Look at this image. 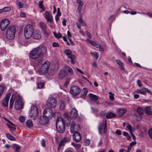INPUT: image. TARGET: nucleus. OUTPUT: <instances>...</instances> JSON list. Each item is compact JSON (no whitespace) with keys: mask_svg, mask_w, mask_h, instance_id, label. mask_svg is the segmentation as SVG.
<instances>
[{"mask_svg":"<svg viewBox=\"0 0 152 152\" xmlns=\"http://www.w3.org/2000/svg\"><path fill=\"white\" fill-rule=\"evenodd\" d=\"M15 99V107L17 110H20L23 107V103L22 102L21 97L17 93L13 94L10 101V107H13L14 101Z\"/></svg>","mask_w":152,"mask_h":152,"instance_id":"nucleus-1","label":"nucleus"},{"mask_svg":"<svg viewBox=\"0 0 152 152\" xmlns=\"http://www.w3.org/2000/svg\"><path fill=\"white\" fill-rule=\"evenodd\" d=\"M46 48L44 46H39L34 49L30 52V57L32 59H36L42 54L45 53L47 52Z\"/></svg>","mask_w":152,"mask_h":152,"instance_id":"nucleus-2","label":"nucleus"},{"mask_svg":"<svg viewBox=\"0 0 152 152\" xmlns=\"http://www.w3.org/2000/svg\"><path fill=\"white\" fill-rule=\"evenodd\" d=\"M65 121L62 118L60 117L56 121V126L58 132L59 133H63L65 131Z\"/></svg>","mask_w":152,"mask_h":152,"instance_id":"nucleus-3","label":"nucleus"},{"mask_svg":"<svg viewBox=\"0 0 152 152\" xmlns=\"http://www.w3.org/2000/svg\"><path fill=\"white\" fill-rule=\"evenodd\" d=\"M16 31V28L14 26H10L7 30L6 38L10 39H14L15 37Z\"/></svg>","mask_w":152,"mask_h":152,"instance_id":"nucleus-4","label":"nucleus"},{"mask_svg":"<svg viewBox=\"0 0 152 152\" xmlns=\"http://www.w3.org/2000/svg\"><path fill=\"white\" fill-rule=\"evenodd\" d=\"M34 31L33 26L30 24L27 25L24 29V35L26 39H29L32 36Z\"/></svg>","mask_w":152,"mask_h":152,"instance_id":"nucleus-5","label":"nucleus"},{"mask_svg":"<svg viewBox=\"0 0 152 152\" xmlns=\"http://www.w3.org/2000/svg\"><path fill=\"white\" fill-rule=\"evenodd\" d=\"M66 125L67 127H69L70 125V132L73 133L74 132H77L80 129V126L75 121H72L71 124L70 122H65Z\"/></svg>","mask_w":152,"mask_h":152,"instance_id":"nucleus-6","label":"nucleus"},{"mask_svg":"<svg viewBox=\"0 0 152 152\" xmlns=\"http://www.w3.org/2000/svg\"><path fill=\"white\" fill-rule=\"evenodd\" d=\"M50 65V63L49 61H45L42 65L41 69L37 71V73L42 75L44 73H47L49 70Z\"/></svg>","mask_w":152,"mask_h":152,"instance_id":"nucleus-7","label":"nucleus"},{"mask_svg":"<svg viewBox=\"0 0 152 152\" xmlns=\"http://www.w3.org/2000/svg\"><path fill=\"white\" fill-rule=\"evenodd\" d=\"M38 112L37 107L35 106L31 107V111L29 115L31 118L35 119L38 117Z\"/></svg>","mask_w":152,"mask_h":152,"instance_id":"nucleus-8","label":"nucleus"},{"mask_svg":"<svg viewBox=\"0 0 152 152\" xmlns=\"http://www.w3.org/2000/svg\"><path fill=\"white\" fill-rule=\"evenodd\" d=\"M99 132L100 134L106 133L107 132V128L106 126V121H105L103 123H101L98 127Z\"/></svg>","mask_w":152,"mask_h":152,"instance_id":"nucleus-9","label":"nucleus"},{"mask_svg":"<svg viewBox=\"0 0 152 152\" xmlns=\"http://www.w3.org/2000/svg\"><path fill=\"white\" fill-rule=\"evenodd\" d=\"M70 91L73 96H75L80 93V89L77 86H72L71 87Z\"/></svg>","mask_w":152,"mask_h":152,"instance_id":"nucleus-10","label":"nucleus"},{"mask_svg":"<svg viewBox=\"0 0 152 152\" xmlns=\"http://www.w3.org/2000/svg\"><path fill=\"white\" fill-rule=\"evenodd\" d=\"M39 25L43 34L46 37H48L49 34V33L47 31L46 24L44 22L40 21L39 22Z\"/></svg>","mask_w":152,"mask_h":152,"instance_id":"nucleus-11","label":"nucleus"},{"mask_svg":"<svg viewBox=\"0 0 152 152\" xmlns=\"http://www.w3.org/2000/svg\"><path fill=\"white\" fill-rule=\"evenodd\" d=\"M57 104V101L56 99L53 98H50L47 101V106L50 107H55Z\"/></svg>","mask_w":152,"mask_h":152,"instance_id":"nucleus-12","label":"nucleus"},{"mask_svg":"<svg viewBox=\"0 0 152 152\" xmlns=\"http://www.w3.org/2000/svg\"><path fill=\"white\" fill-rule=\"evenodd\" d=\"M49 122V118L44 115L40 117L39 122L42 125H46Z\"/></svg>","mask_w":152,"mask_h":152,"instance_id":"nucleus-13","label":"nucleus"},{"mask_svg":"<svg viewBox=\"0 0 152 152\" xmlns=\"http://www.w3.org/2000/svg\"><path fill=\"white\" fill-rule=\"evenodd\" d=\"M10 22L9 20H2L1 22L0 26L2 31H4Z\"/></svg>","mask_w":152,"mask_h":152,"instance_id":"nucleus-14","label":"nucleus"},{"mask_svg":"<svg viewBox=\"0 0 152 152\" xmlns=\"http://www.w3.org/2000/svg\"><path fill=\"white\" fill-rule=\"evenodd\" d=\"M43 114L45 115L48 118L53 117L54 115L53 111L49 108H46L44 110Z\"/></svg>","mask_w":152,"mask_h":152,"instance_id":"nucleus-15","label":"nucleus"},{"mask_svg":"<svg viewBox=\"0 0 152 152\" xmlns=\"http://www.w3.org/2000/svg\"><path fill=\"white\" fill-rule=\"evenodd\" d=\"M11 94L10 93H8L2 100V104L4 107H7L8 106V102Z\"/></svg>","mask_w":152,"mask_h":152,"instance_id":"nucleus-16","label":"nucleus"},{"mask_svg":"<svg viewBox=\"0 0 152 152\" xmlns=\"http://www.w3.org/2000/svg\"><path fill=\"white\" fill-rule=\"evenodd\" d=\"M73 139L76 142H80L81 139V136L80 134L77 132H75L73 133Z\"/></svg>","mask_w":152,"mask_h":152,"instance_id":"nucleus-17","label":"nucleus"},{"mask_svg":"<svg viewBox=\"0 0 152 152\" xmlns=\"http://www.w3.org/2000/svg\"><path fill=\"white\" fill-rule=\"evenodd\" d=\"M126 127L129 130L130 133L131 134L133 139L135 140L136 138L135 136L132 132V131L135 130V128L134 127H132V126L129 124H128L126 126Z\"/></svg>","mask_w":152,"mask_h":152,"instance_id":"nucleus-18","label":"nucleus"},{"mask_svg":"<svg viewBox=\"0 0 152 152\" xmlns=\"http://www.w3.org/2000/svg\"><path fill=\"white\" fill-rule=\"evenodd\" d=\"M78 115L77 111L75 108L72 109L70 114V117L74 118H76Z\"/></svg>","mask_w":152,"mask_h":152,"instance_id":"nucleus-19","label":"nucleus"},{"mask_svg":"<svg viewBox=\"0 0 152 152\" xmlns=\"http://www.w3.org/2000/svg\"><path fill=\"white\" fill-rule=\"evenodd\" d=\"M117 112L119 116H122L126 113V110L124 108L119 109L117 110Z\"/></svg>","mask_w":152,"mask_h":152,"instance_id":"nucleus-20","label":"nucleus"},{"mask_svg":"<svg viewBox=\"0 0 152 152\" xmlns=\"http://www.w3.org/2000/svg\"><path fill=\"white\" fill-rule=\"evenodd\" d=\"M144 110L147 115H152V107L150 106L147 107L144 109Z\"/></svg>","mask_w":152,"mask_h":152,"instance_id":"nucleus-21","label":"nucleus"},{"mask_svg":"<svg viewBox=\"0 0 152 152\" xmlns=\"http://www.w3.org/2000/svg\"><path fill=\"white\" fill-rule=\"evenodd\" d=\"M70 141V139L67 137L64 138L63 140L61 141L59 144V145L60 146H64L65 143L67 142H69Z\"/></svg>","mask_w":152,"mask_h":152,"instance_id":"nucleus-22","label":"nucleus"},{"mask_svg":"<svg viewBox=\"0 0 152 152\" xmlns=\"http://www.w3.org/2000/svg\"><path fill=\"white\" fill-rule=\"evenodd\" d=\"M66 72L64 70H61L59 72V77L60 79H63L66 75Z\"/></svg>","mask_w":152,"mask_h":152,"instance_id":"nucleus-23","label":"nucleus"},{"mask_svg":"<svg viewBox=\"0 0 152 152\" xmlns=\"http://www.w3.org/2000/svg\"><path fill=\"white\" fill-rule=\"evenodd\" d=\"M11 10V8L10 7H5L3 8L2 9L0 10V13H1L3 12H10Z\"/></svg>","mask_w":152,"mask_h":152,"instance_id":"nucleus-24","label":"nucleus"},{"mask_svg":"<svg viewBox=\"0 0 152 152\" xmlns=\"http://www.w3.org/2000/svg\"><path fill=\"white\" fill-rule=\"evenodd\" d=\"M116 61L117 64L119 65L120 69L124 71V68L122 62L120 60H116Z\"/></svg>","mask_w":152,"mask_h":152,"instance_id":"nucleus-25","label":"nucleus"},{"mask_svg":"<svg viewBox=\"0 0 152 152\" xmlns=\"http://www.w3.org/2000/svg\"><path fill=\"white\" fill-rule=\"evenodd\" d=\"M116 116V114L112 112H110L108 113L106 115V118H112Z\"/></svg>","mask_w":152,"mask_h":152,"instance_id":"nucleus-26","label":"nucleus"},{"mask_svg":"<svg viewBox=\"0 0 152 152\" xmlns=\"http://www.w3.org/2000/svg\"><path fill=\"white\" fill-rule=\"evenodd\" d=\"M87 92L88 91L87 89L85 88H84L81 92V98L84 99L86 96Z\"/></svg>","mask_w":152,"mask_h":152,"instance_id":"nucleus-27","label":"nucleus"},{"mask_svg":"<svg viewBox=\"0 0 152 152\" xmlns=\"http://www.w3.org/2000/svg\"><path fill=\"white\" fill-rule=\"evenodd\" d=\"M137 111L139 115H142L144 113V109L143 108L140 107H139L137 108Z\"/></svg>","mask_w":152,"mask_h":152,"instance_id":"nucleus-28","label":"nucleus"},{"mask_svg":"<svg viewBox=\"0 0 152 152\" xmlns=\"http://www.w3.org/2000/svg\"><path fill=\"white\" fill-rule=\"evenodd\" d=\"M89 96L92 100L96 101L98 100V98L97 96L95 95L90 93L88 94Z\"/></svg>","mask_w":152,"mask_h":152,"instance_id":"nucleus-29","label":"nucleus"},{"mask_svg":"<svg viewBox=\"0 0 152 152\" xmlns=\"http://www.w3.org/2000/svg\"><path fill=\"white\" fill-rule=\"evenodd\" d=\"M33 37L35 39H39L41 38V36L40 32L37 33H34L33 35Z\"/></svg>","mask_w":152,"mask_h":152,"instance_id":"nucleus-30","label":"nucleus"},{"mask_svg":"<svg viewBox=\"0 0 152 152\" xmlns=\"http://www.w3.org/2000/svg\"><path fill=\"white\" fill-rule=\"evenodd\" d=\"M26 125L27 127L28 128H31L33 126V122L31 119H29L26 122Z\"/></svg>","mask_w":152,"mask_h":152,"instance_id":"nucleus-31","label":"nucleus"},{"mask_svg":"<svg viewBox=\"0 0 152 152\" xmlns=\"http://www.w3.org/2000/svg\"><path fill=\"white\" fill-rule=\"evenodd\" d=\"M134 93H140L143 95H145L146 92H145L143 89V87L141 89H137L134 92Z\"/></svg>","mask_w":152,"mask_h":152,"instance_id":"nucleus-32","label":"nucleus"},{"mask_svg":"<svg viewBox=\"0 0 152 152\" xmlns=\"http://www.w3.org/2000/svg\"><path fill=\"white\" fill-rule=\"evenodd\" d=\"M66 69L69 75H71L73 74V72L72 69L69 66H66Z\"/></svg>","mask_w":152,"mask_h":152,"instance_id":"nucleus-33","label":"nucleus"},{"mask_svg":"<svg viewBox=\"0 0 152 152\" xmlns=\"http://www.w3.org/2000/svg\"><path fill=\"white\" fill-rule=\"evenodd\" d=\"M6 135L7 137L9 140L12 141H15L16 140L15 138L10 134L7 133Z\"/></svg>","mask_w":152,"mask_h":152,"instance_id":"nucleus-34","label":"nucleus"},{"mask_svg":"<svg viewBox=\"0 0 152 152\" xmlns=\"http://www.w3.org/2000/svg\"><path fill=\"white\" fill-rule=\"evenodd\" d=\"M68 57L71 59V62L72 64H74L75 63V56L72 55V53L69 55L67 56Z\"/></svg>","mask_w":152,"mask_h":152,"instance_id":"nucleus-35","label":"nucleus"},{"mask_svg":"<svg viewBox=\"0 0 152 152\" xmlns=\"http://www.w3.org/2000/svg\"><path fill=\"white\" fill-rule=\"evenodd\" d=\"M46 19H52L53 17L51 14L48 11H46L45 12V15Z\"/></svg>","mask_w":152,"mask_h":152,"instance_id":"nucleus-36","label":"nucleus"},{"mask_svg":"<svg viewBox=\"0 0 152 152\" xmlns=\"http://www.w3.org/2000/svg\"><path fill=\"white\" fill-rule=\"evenodd\" d=\"M91 56H94L95 58L97 60L99 57V53L98 52H95L94 53L91 52H90Z\"/></svg>","mask_w":152,"mask_h":152,"instance_id":"nucleus-37","label":"nucleus"},{"mask_svg":"<svg viewBox=\"0 0 152 152\" xmlns=\"http://www.w3.org/2000/svg\"><path fill=\"white\" fill-rule=\"evenodd\" d=\"M142 115H138L136 114H134V116L135 119L137 121H139L142 120Z\"/></svg>","mask_w":152,"mask_h":152,"instance_id":"nucleus-38","label":"nucleus"},{"mask_svg":"<svg viewBox=\"0 0 152 152\" xmlns=\"http://www.w3.org/2000/svg\"><path fill=\"white\" fill-rule=\"evenodd\" d=\"M53 34L54 36L57 39L61 38L62 37V35L60 33H57L55 32L53 33Z\"/></svg>","mask_w":152,"mask_h":152,"instance_id":"nucleus-39","label":"nucleus"},{"mask_svg":"<svg viewBox=\"0 0 152 152\" xmlns=\"http://www.w3.org/2000/svg\"><path fill=\"white\" fill-rule=\"evenodd\" d=\"M57 14L55 16V19H58V17L61 15V13L60 11V9L58 7L57 9Z\"/></svg>","mask_w":152,"mask_h":152,"instance_id":"nucleus-40","label":"nucleus"},{"mask_svg":"<svg viewBox=\"0 0 152 152\" xmlns=\"http://www.w3.org/2000/svg\"><path fill=\"white\" fill-rule=\"evenodd\" d=\"M13 148H15V152H19L20 151V148L16 144H13Z\"/></svg>","mask_w":152,"mask_h":152,"instance_id":"nucleus-41","label":"nucleus"},{"mask_svg":"<svg viewBox=\"0 0 152 152\" xmlns=\"http://www.w3.org/2000/svg\"><path fill=\"white\" fill-rule=\"evenodd\" d=\"M10 131L13 134L16 135V134L17 132L15 128L12 127V128H11Z\"/></svg>","mask_w":152,"mask_h":152,"instance_id":"nucleus-42","label":"nucleus"},{"mask_svg":"<svg viewBox=\"0 0 152 152\" xmlns=\"http://www.w3.org/2000/svg\"><path fill=\"white\" fill-rule=\"evenodd\" d=\"M43 2V1H39V6L40 8L44 10L45 9L42 5Z\"/></svg>","mask_w":152,"mask_h":152,"instance_id":"nucleus-43","label":"nucleus"},{"mask_svg":"<svg viewBox=\"0 0 152 152\" xmlns=\"http://www.w3.org/2000/svg\"><path fill=\"white\" fill-rule=\"evenodd\" d=\"M65 107V104L64 102L61 101L60 104V108L61 110H63Z\"/></svg>","mask_w":152,"mask_h":152,"instance_id":"nucleus-44","label":"nucleus"},{"mask_svg":"<svg viewBox=\"0 0 152 152\" xmlns=\"http://www.w3.org/2000/svg\"><path fill=\"white\" fill-rule=\"evenodd\" d=\"M64 116L65 121H67L68 122H70V121L69 120V116L68 115V114L66 113H65L64 114Z\"/></svg>","mask_w":152,"mask_h":152,"instance_id":"nucleus-45","label":"nucleus"},{"mask_svg":"<svg viewBox=\"0 0 152 152\" xmlns=\"http://www.w3.org/2000/svg\"><path fill=\"white\" fill-rule=\"evenodd\" d=\"M143 89L144 91L145 92H147L151 94H152V91H151L148 90V88H147L145 87H143Z\"/></svg>","mask_w":152,"mask_h":152,"instance_id":"nucleus-46","label":"nucleus"},{"mask_svg":"<svg viewBox=\"0 0 152 152\" xmlns=\"http://www.w3.org/2000/svg\"><path fill=\"white\" fill-rule=\"evenodd\" d=\"M65 54L67 55H69L72 53L71 51L69 49H66L64 50Z\"/></svg>","mask_w":152,"mask_h":152,"instance_id":"nucleus-47","label":"nucleus"},{"mask_svg":"<svg viewBox=\"0 0 152 152\" xmlns=\"http://www.w3.org/2000/svg\"><path fill=\"white\" fill-rule=\"evenodd\" d=\"M19 120L21 123L24 122L25 120V118L23 116H20L19 117Z\"/></svg>","mask_w":152,"mask_h":152,"instance_id":"nucleus-48","label":"nucleus"},{"mask_svg":"<svg viewBox=\"0 0 152 152\" xmlns=\"http://www.w3.org/2000/svg\"><path fill=\"white\" fill-rule=\"evenodd\" d=\"M4 91V88L1 85H0V96L2 94Z\"/></svg>","mask_w":152,"mask_h":152,"instance_id":"nucleus-49","label":"nucleus"},{"mask_svg":"<svg viewBox=\"0 0 152 152\" xmlns=\"http://www.w3.org/2000/svg\"><path fill=\"white\" fill-rule=\"evenodd\" d=\"M44 59L42 58H39L38 60V64H41L44 61Z\"/></svg>","mask_w":152,"mask_h":152,"instance_id":"nucleus-50","label":"nucleus"},{"mask_svg":"<svg viewBox=\"0 0 152 152\" xmlns=\"http://www.w3.org/2000/svg\"><path fill=\"white\" fill-rule=\"evenodd\" d=\"M72 144L73 146L77 149L80 148V145L77 143L75 144L74 143H72Z\"/></svg>","mask_w":152,"mask_h":152,"instance_id":"nucleus-51","label":"nucleus"},{"mask_svg":"<svg viewBox=\"0 0 152 152\" xmlns=\"http://www.w3.org/2000/svg\"><path fill=\"white\" fill-rule=\"evenodd\" d=\"M142 14H147L150 18H152V12H148L146 13L144 12L142 13Z\"/></svg>","mask_w":152,"mask_h":152,"instance_id":"nucleus-52","label":"nucleus"},{"mask_svg":"<svg viewBox=\"0 0 152 152\" xmlns=\"http://www.w3.org/2000/svg\"><path fill=\"white\" fill-rule=\"evenodd\" d=\"M44 83H40L38 84L37 87L40 89L42 88L44 86Z\"/></svg>","mask_w":152,"mask_h":152,"instance_id":"nucleus-53","label":"nucleus"},{"mask_svg":"<svg viewBox=\"0 0 152 152\" xmlns=\"http://www.w3.org/2000/svg\"><path fill=\"white\" fill-rule=\"evenodd\" d=\"M85 145L86 146L88 145L90 143V141L88 140H86L84 141Z\"/></svg>","mask_w":152,"mask_h":152,"instance_id":"nucleus-54","label":"nucleus"},{"mask_svg":"<svg viewBox=\"0 0 152 152\" xmlns=\"http://www.w3.org/2000/svg\"><path fill=\"white\" fill-rule=\"evenodd\" d=\"M79 22L83 26H85L86 25V23L83 21V20H79Z\"/></svg>","mask_w":152,"mask_h":152,"instance_id":"nucleus-55","label":"nucleus"},{"mask_svg":"<svg viewBox=\"0 0 152 152\" xmlns=\"http://www.w3.org/2000/svg\"><path fill=\"white\" fill-rule=\"evenodd\" d=\"M18 6L20 8H22L25 7V4H23L21 2H19L18 4Z\"/></svg>","mask_w":152,"mask_h":152,"instance_id":"nucleus-56","label":"nucleus"},{"mask_svg":"<svg viewBox=\"0 0 152 152\" xmlns=\"http://www.w3.org/2000/svg\"><path fill=\"white\" fill-rule=\"evenodd\" d=\"M41 144L43 147H45V141L44 139H42L41 141Z\"/></svg>","mask_w":152,"mask_h":152,"instance_id":"nucleus-57","label":"nucleus"},{"mask_svg":"<svg viewBox=\"0 0 152 152\" xmlns=\"http://www.w3.org/2000/svg\"><path fill=\"white\" fill-rule=\"evenodd\" d=\"M148 134L150 137L152 139V129H151L148 131Z\"/></svg>","mask_w":152,"mask_h":152,"instance_id":"nucleus-58","label":"nucleus"},{"mask_svg":"<svg viewBox=\"0 0 152 152\" xmlns=\"http://www.w3.org/2000/svg\"><path fill=\"white\" fill-rule=\"evenodd\" d=\"M52 46L53 47H58L59 45L58 43L54 42L52 43Z\"/></svg>","mask_w":152,"mask_h":152,"instance_id":"nucleus-59","label":"nucleus"},{"mask_svg":"<svg viewBox=\"0 0 152 152\" xmlns=\"http://www.w3.org/2000/svg\"><path fill=\"white\" fill-rule=\"evenodd\" d=\"M137 83L139 87H141L142 86V85L141 83L140 80H137Z\"/></svg>","mask_w":152,"mask_h":152,"instance_id":"nucleus-60","label":"nucleus"},{"mask_svg":"<svg viewBox=\"0 0 152 152\" xmlns=\"http://www.w3.org/2000/svg\"><path fill=\"white\" fill-rule=\"evenodd\" d=\"M85 33L90 38H91L92 37V36L91 34L88 31H85Z\"/></svg>","mask_w":152,"mask_h":152,"instance_id":"nucleus-61","label":"nucleus"},{"mask_svg":"<svg viewBox=\"0 0 152 152\" xmlns=\"http://www.w3.org/2000/svg\"><path fill=\"white\" fill-rule=\"evenodd\" d=\"M115 133L118 135L121 134V133L120 130H117L115 131Z\"/></svg>","mask_w":152,"mask_h":152,"instance_id":"nucleus-62","label":"nucleus"},{"mask_svg":"<svg viewBox=\"0 0 152 152\" xmlns=\"http://www.w3.org/2000/svg\"><path fill=\"white\" fill-rule=\"evenodd\" d=\"M67 37L68 39L72 37V35L69 31L67 32Z\"/></svg>","mask_w":152,"mask_h":152,"instance_id":"nucleus-63","label":"nucleus"},{"mask_svg":"<svg viewBox=\"0 0 152 152\" xmlns=\"http://www.w3.org/2000/svg\"><path fill=\"white\" fill-rule=\"evenodd\" d=\"M132 149V147L130 146H129L127 148V150L125 151V152H129Z\"/></svg>","mask_w":152,"mask_h":152,"instance_id":"nucleus-64","label":"nucleus"}]
</instances>
